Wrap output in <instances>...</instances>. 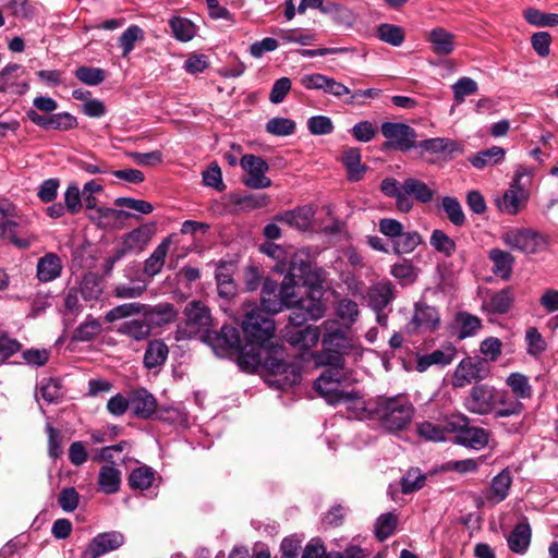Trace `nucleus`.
<instances>
[{"label": "nucleus", "mask_w": 558, "mask_h": 558, "mask_svg": "<svg viewBox=\"0 0 558 558\" xmlns=\"http://www.w3.org/2000/svg\"><path fill=\"white\" fill-rule=\"evenodd\" d=\"M457 352V348L452 343L448 342L432 353L418 356L416 369L422 373L432 365H449L454 360Z\"/></svg>", "instance_id": "20"}, {"label": "nucleus", "mask_w": 558, "mask_h": 558, "mask_svg": "<svg viewBox=\"0 0 558 558\" xmlns=\"http://www.w3.org/2000/svg\"><path fill=\"white\" fill-rule=\"evenodd\" d=\"M62 263L60 257L54 253H47L38 259L37 278L41 282H49L61 275Z\"/></svg>", "instance_id": "34"}, {"label": "nucleus", "mask_w": 558, "mask_h": 558, "mask_svg": "<svg viewBox=\"0 0 558 558\" xmlns=\"http://www.w3.org/2000/svg\"><path fill=\"white\" fill-rule=\"evenodd\" d=\"M293 298H295V293L291 291H289V293L286 295L282 282L280 286L279 295L270 296L260 294L262 308L259 310L271 316L272 314L281 312L284 306H291L293 303Z\"/></svg>", "instance_id": "36"}, {"label": "nucleus", "mask_w": 558, "mask_h": 558, "mask_svg": "<svg viewBox=\"0 0 558 558\" xmlns=\"http://www.w3.org/2000/svg\"><path fill=\"white\" fill-rule=\"evenodd\" d=\"M456 322L459 325L460 340L474 336L482 328V320L468 312H459L456 315Z\"/></svg>", "instance_id": "47"}, {"label": "nucleus", "mask_w": 558, "mask_h": 558, "mask_svg": "<svg viewBox=\"0 0 558 558\" xmlns=\"http://www.w3.org/2000/svg\"><path fill=\"white\" fill-rule=\"evenodd\" d=\"M144 314L149 320L151 327L162 326L172 323L177 317V311L174 306L170 303H163L156 305L150 310H144Z\"/></svg>", "instance_id": "43"}, {"label": "nucleus", "mask_w": 558, "mask_h": 558, "mask_svg": "<svg viewBox=\"0 0 558 558\" xmlns=\"http://www.w3.org/2000/svg\"><path fill=\"white\" fill-rule=\"evenodd\" d=\"M396 288L391 281H380L368 290L369 305L374 311H384L395 299Z\"/></svg>", "instance_id": "28"}, {"label": "nucleus", "mask_w": 558, "mask_h": 558, "mask_svg": "<svg viewBox=\"0 0 558 558\" xmlns=\"http://www.w3.org/2000/svg\"><path fill=\"white\" fill-rule=\"evenodd\" d=\"M38 389L41 398L48 403H56L63 397V386L60 378H43Z\"/></svg>", "instance_id": "49"}, {"label": "nucleus", "mask_w": 558, "mask_h": 558, "mask_svg": "<svg viewBox=\"0 0 558 558\" xmlns=\"http://www.w3.org/2000/svg\"><path fill=\"white\" fill-rule=\"evenodd\" d=\"M155 481V471L147 465H142L134 469L128 478L129 485L132 489L145 490L148 489Z\"/></svg>", "instance_id": "48"}, {"label": "nucleus", "mask_w": 558, "mask_h": 558, "mask_svg": "<svg viewBox=\"0 0 558 558\" xmlns=\"http://www.w3.org/2000/svg\"><path fill=\"white\" fill-rule=\"evenodd\" d=\"M153 327L144 314L142 318L124 320L116 326V331L134 341H144L151 335Z\"/></svg>", "instance_id": "23"}, {"label": "nucleus", "mask_w": 558, "mask_h": 558, "mask_svg": "<svg viewBox=\"0 0 558 558\" xmlns=\"http://www.w3.org/2000/svg\"><path fill=\"white\" fill-rule=\"evenodd\" d=\"M498 399L497 405H500V408H496L494 412V417L496 418L519 416L524 410V404L520 401L521 399L510 396L505 390L498 391Z\"/></svg>", "instance_id": "37"}, {"label": "nucleus", "mask_w": 558, "mask_h": 558, "mask_svg": "<svg viewBox=\"0 0 558 558\" xmlns=\"http://www.w3.org/2000/svg\"><path fill=\"white\" fill-rule=\"evenodd\" d=\"M233 263L220 262L215 274L218 295L228 301L238 293V287L233 280Z\"/></svg>", "instance_id": "22"}, {"label": "nucleus", "mask_w": 558, "mask_h": 558, "mask_svg": "<svg viewBox=\"0 0 558 558\" xmlns=\"http://www.w3.org/2000/svg\"><path fill=\"white\" fill-rule=\"evenodd\" d=\"M524 19L527 23L538 27H554L558 25L557 13H545L534 8L524 11Z\"/></svg>", "instance_id": "59"}, {"label": "nucleus", "mask_w": 558, "mask_h": 558, "mask_svg": "<svg viewBox=\"0 0 558 558\" xmlns=\"http://www.w3.org/2000/svg\"><path fill=\"white\" fill-rule=\"evenodd\" d=\"M441 208L446 213L448 220L453 226L461 227L465 223V215L458 198L452 196L442 197Z\"/></svg>", "instance_id": "54"}, {"label": "nucleus", "mask_w": 558, "mask_h": 558, "mask_svg": "<svg viewBox=\"0 0 558 558\" xmlns=\"http://www.w3.org/2000/svg\"><path fill=\"white\" fill-rule=\"evenodd\" d=\"M423 242L422 235L417 231L404 232L393 241V253L397 255L413 252Z\"/></svg>", "instance_id": "51"}, {"label": "nucleus", "mask_w": 558, "mask_h": 558, "mask_svg": "<svg viewBox=\"0 0 558 558\" xmlns=\"http://www.w3.org/2000/svg\"><path fill=\"white\" fill-rule=\"evenodd\" d=\"M101 332V325L98 319L88 317L73 332V340L87 342L95 339Z\"/></svg>", "instance_id": "58"}, {"label": "nucleus", "mask_w": 558, "mask_h": 558, "mask_svg": "<svg viewBox=\"0 0 558 558\" xmlns=\"http://www.w3.org/2000/svg\"><path fill=\"white\" fill-rule=\"evenodd\" d=\"M266 131L276 136H288L294 133L295 122L288 118H272L266 123Z\"/></svg>", "instance_id": "63"}, {"label": "nucleus", "mask_w": 558, "mask_h": 558, "mask_svg": "<svg viewBox=\"0 0 558 558\" xmlns=\"http://www.w3.org/2000/svg\"><path fill=\"white\" fill-rule=\"evenodd\" d=\"M463 153V145L449 137L421 140L415 150L416 156L429 165L447 162Z\"/></svg>", "instance_id": "5"}, {"label": "nucleus", "mask_w": 558, "mask_h": 558, "mask_svg": "<svg viewBox=\"0 0 558 558\" xmlns=\"http://www.w3.org/2000/svg\"><path fill=\"white\" fill-rule=\"evenodd\" d=\"M202 339L220 357L234 354L241 344L239 330L229 325L222 326L220 331L205 329Z\"/></svg>", "instance_id": "12"}, {"label": "nucleus", "mask_w": 558, "mask_h": 558, "mask_svg": "<svg viewBox=\"0 0 558 558\" xmlns=\"http://www.w3.org/2000/svg\"><path fill=\"white\" fill-rule=\"evenodd\" d=\"M454 101L456 104H462L466 96L473 95L477 92L478 86L477 83L468 76L459 78L452 85Z\"/></svg>", "instance_id": "64"}, {"label": "nucleus", "mask_w": 558, "mask_h": 558, "mask_svg": "<svg viewBox=\"0 0 558 558\" xmlns=\"http://www.w3.org/2000/svg\"><path fill=\"white\" fill-rule=\"evenodd\" d=\"M506 384L517 399H530L532 397L533 388L526 375L518 372L511 373L506 378Z\"/></svg>", "instance_id": "45"}, {"label": "nucleus", "mask_w": 558, "mask_h": 558, "mask_svg": "<svg viewBox=\"0 0 558 558\" xmlns=\"http://www.w3.org/2000/svg\"><path fill=\"white\" fill-rule=\"evenodd\" d=\"M512 485V475L509 469H504L490 482L489 489L486 493V499L492 505L504 501L508 496Z\"/></svg>", "instance_id": "26"}, {"label": "nucleus", "mask_w": 558, "mask_h": 558, "mask_svg": "<svg viewBox=\"0 0 558 558\" xmlns=\"http://www.w3.org/2000/svg\"><path fill=\"white\" fill-rule=\"evenodd\" d=\"M75 77L90 86L99 85L106 80V72L100 68L78 66L74 72Z\"/></svg>", "instance_id": "62"}, {"label": "nucleus", "mask_w": 558, "mask_h": 558, "mask_svg": "<svg viewBox=\"0 0 558 558\" xmlns=\"http://www.w3.org/2000/svg\"><path fill=\"white\" fill-rule=\"evenodd\" d=\"M390 274L402 286L412 284L418 276V268L409 259H402L391 266Z\"/></svg>", "instance_id": "46"}, {"label": "nucleus", "mask_w": 558, "mask_h": 558, "mask_svg": "<svg viewBox=\"0 0 558 558\" xmlns=\"http://www.w3.org/2000/svg\"><path fill=\"white\" fill-rule=\"evenodd\" d=\"M186 325L190 328H207L211 323V315L208 307L199 301H193L185 307Z\"/></svg>", "instance_id": "33"}, {"label": "nucleus", "mask_w": 558, "mask_h": 558, "mask_svg": "<svg viewBox=\"0 0 558 558\" xmlns=\"http://www.w3.org/2000/svg\"><path fill=\"white\" fill-rule=\"evenodd\" d=\"M514 292L511 287L501 289L489 296L482 305L483 310L488 314L504 315L513 306Z\"/></svg>", "instance_id": "25"}, {"label": "nucleus", "mask_w": 558, "mask_h": 558, "mask_svg": "<svg viewBox=\"0 0 558 558\" xmlns=\"http://www.w3.org/2000/svg\"><path fill=\"white\" fill-rule=\"evenodd\" d=\"M144 39V31L137 25L129 26L119 37V45L122 48V57H126L137 40Z\"/></svg>", "instance_id": "61"}, {"label": "nucleus", "mask_w": 558, "mask_h": 558, "mask_svg": "<svg viewBox=\"0 0 558 558\" xmlns=\"http://www.w3.org/2000/svg\"><path fill=\"white\" fill-rule=\"evenodd\" d=\"M125 543V536L120 531L102 532L94 536L82 551L81 558H99L118 550Z\"/></svg>", "instance_id": "14"}, {"label": "nucleus", "mask_w": 558, "mask_h": 558, "mask_svg": "<svg viewBox=\"0 0 558 558\" xmlns=\"http://www.w3.org/2000/svg\"><path fill=\"white\" fill-rule=\"evenodd\" d=\"M342 162L347 168L348 178L351 181H359L366 171V167L361 163V151L356 147H350L344 150Z\"/></svg>", "instance_id": "44"}, {"label": "nucleus", "mask_w": 558, "mask_h": 558, "mask_svg": "<svg viewBox=\"0 0 558 558\" xmlns=\"http://www.w3.org/2000/svg\"><path fill=\"white\" fill-rule=\"evenodd\" d=\"M241 167L247 173L244 184L247 187L259 190L271 185V180L265 175L269 170V165L259 156L245 154L240 161Z\"/></svg>", "instance_id": "15"}, {"label": "nucleus", "mask_w": 558, "mask_h": 558, "mask_svg": "<svg viewBox=\"0 0 558 558\" xmlns=\"http://www.w3.org/2000/svg\"><path fill=\"white\" fill-rule=\"evenodd\" d=\"M403 193H408L416 202L422 204L430 203L434 199L435 191L424 181L415 178H407L403 181Z\"/></svg>", "instance_id": "39"}, {"label": "nucleus", "mask_w": 558, "mask_h": 558, "mask_svg": "<svg viewBox=\"0 0 558 558\" xmlns=\"http://www.w3.org/2000/svg\"><path fill=\"white\" fill-rule=\"evenodd\" d=\"M532 529L527 518L523 515L507 537L508 547L512 553L523 555L530 547Z\"/></svg>", "instance_id": "24"}, {"label": "nucleus", "mask_w": 558, "mask_h": 558, "mask_svg": "<svg viewBox=\"0 0 558 558\" xmlns=\"http://www.w3.org/2000/svg\"><path fill=\"white\" fill-rule=\"evenodd\" d=\"M17 228V222L10 219L8 213L0 207V239L10 241L16 247L28 248L34 241V238H19L16 235Z\"/></svg>", "instance_id": "29"}, {"label": "nucleus", "mask_w": 558, "mask_h": 558, "mask_svg": "<svg viewBox=\"0 0 558 558\" xmlns=\"http://www.w3.org/2000/svg\"><path fill=\"white\" fill-rule=\"evenodd\" d=\"M314 215L315 211L311 206H302L279 213L274 220L298 230H306L311 226Z\"/></svg>", "instance_id": "21"}, {"label": "nucleus", "mask_w": 558, "mask_h": 558, "mask_svg": "<svg viewBox=\"0 0 558 558\" xmlns=\"http://www.w3.org/2000/svg\"><path fill=\"white\" fill-rule=\"evenodd\" d=\"M335 314L337 316L336 319L339 320L343 327L351 330L352 326L359 320L360 307L355 301L343 298L336 303Z\"/></svg>", "instance_id": "35"}, {"label": "nucleus", "mask_w": 558, "mask_h": 558, "mask_svg": "<svg viewBox=\"0 0 558 558\" xmlns=\"http://www.w3.org/2000/svg\"><path fill=\"white\" fill-rule=\"evenodd\" d=\"M239 367L246 373L265 372L267 381L280 390H286L302 379L300 362H290L284 357L280 344L260 345L246 342L234 352Z\"/></svg>", "instance_id": "1"}, {"label": "nucleus", "mask_w": 558, "mask_h": 558, "mask_svg": "<svg viewBox=\"0 0 558 558\" xmlns=\"http://www.w3.org/2000/svg\"><path fill=\"white\" fill-rule=\"evenodd\" d=\"M426 475L417 468L410 469L400 480L401 492L412 494L424 487Z\"/></svg>", "instance_id": "56"}, {"label": "nucleus", "mask_w": 558, "mask_h": 558, "mask_svg": "<svg viewBox=\"0 0 558 558\" xmlns=\"http://www.w3.org/2000/svg\"><path fill=\"white\" fill-rule=\"evenodd\" d=\"M456 36L442 27L433 28L427 37L432 50L437 56H449L454 50Z\"/></svg>", "instance_id": "30"}, {"label": "nucleus", "mask_w": 558, "mask_h": 558, "mask_svg": "<svg viewBox=\"0 0 558 558\" xmlns=\"http://www.w3.org/2000/svg\"><path fill=\"white\" fill-rule=\"evenodd\" d=\"M242 330L246 342L260 345L275 344V322L268 314L255 307L248 311L242 320Z\"/></svg>", "instance_id": "6"}, {"label": "nucleus", "mask_w": 558, "mask_h": 558, "mask_svg": "<svg viewBox=\"0 0 558 558\" xmlns=\"http://www.w3.org/2000/svg\"><path fill=\"white\" fill-rule=\"evenodd\" d=\"M121 472L112 465H104L98 474V485L105 494L111 495L119 490Z\"/></svg>", "instance_id": "41"}, {"label": "nucleus", "mask_w": 558, "mask_h": 558, "mask_svg": "<svg viewBox=\"0 0 558 558\" xmlns=\"http://www.w3.org/2000/svg\"><path fill=\"white\" fill-rule=\"evenodd\" d=\"M504 243L522 254H536L548 245L547 236L531 228H513L501 235Z\"/></svg>", "instance_id": "7"}, {"label": "nucleus", "mask_w": 558, "mask_h": 558, "mask_svg": "<svg viewBox=\"0 0 558 558\" xmlns=\"http://www.w3.org/2000/svg\"><path fill=\"white\" fill-rule=\"evenodd\" d=\"M498 389L488 384L474 385L464 399V408L477 415L494 414L498 399Z\"/></svg>", "instance_id": "11"}, {"label": "nucleus", "mask_w": 558, "mask_h": 558, "mask_svg": "<svg viewBox=\"0 0 558 558\" xmlns=\"http://www.w3.org/2000/svg\"><path fill=\"white\" fill-rule=\"evenodd\" d=\"M323 13L330 15L337 23L351 26L354 21L352 11L345 5L335 2L327 1L323 8Z\"/></svg>", "instance_id": "57"}, {"label": "nucleus", "mask_w": 558, "mask_h": 558, "mask_svg": "<svg viewBox=\"0 0 558 558\" xmlns=\"http://www.w3.org/2000/svg\"><path fill=\"white\" fill-rule=\"evenodd\" d=\"M368 407L374 417L391 432L407 428L414 415L413 404L403 396H379Z\"/></svg>", "instance_id": "3"}, {"label": "nucleus", "mask_w": 558, "mask_h": 558, "mask_svg": "<svg viewBox=\"0 0 558 558\" xmlns=\"http://www.w3.org/2000/svg\"><path fill=\"white\" fill-rule=\"evenodd\" d=\"M130 408L133 416L150 420L158 409L157 399L145 388L135 389L130 395Z\"/></svg>", "instance_id": "19"}, {"label": "nucleus", "mask_w": 558, "mask_h": 558, "mask_svg": "<svg viewBox=\"0 0 558 558\" xmlns=\"http://www.w3.org/2000/svg\"><path fill=\"white\" fill-rule=\"evenodd\" d=\"M506 150L500 146H493L488 149L481 150L469 158L471 165L476 169H483L488 166H495L504 161Z\"/></svg>", "instance_id": "40"}, {"label": "nucleus", "mask_w": 558, "mask_h": 558, "mask_svg": "<svg viewBox=\"0 0 558 558\" xmlns=\"http://www.w3.org/2000/svg\"><path fill=\"white\" fill-rule=\"evenodd\" d=\"M283 291L286 295L289 291L294 293V288L303 286L313 288L323 286L320 275L312 269V265L303 259L292 260L287 275L283 278Z\"/></svg>", "instance_id": "13"}, {"label": "nucleus", "mask_w": 558, "mask_h": 558, "mask_svg": "<svg viewBox=\"0 0 558 558\" xmlns=\"http://www.w3.org/2000/svg\"><path fill=\"white\" fill-rule=\"evenodd\" d=\"M171 243V236L165 238L145 260L143 272L146 276L154 277L161 271Z\"/></svg>", "instance_id": "32"}, {"label": "nucleus", "mask_w": 558, "mask_h": 558, "mask_svg": "<svg viewBox=\"0 0 558 558\" xmlns=\"http://www.w3.org/2000/svg\"><path fill=\"white\" fill-rule=\"evenodd\" d=\"M314 387L316 391L323 396L326 401L330 404H337L342 401H353L359 398L357 391H342L339 389V386L331 385V384H323L322 386L316 385V381L314 383Z\"/></svg>", "instance_id": "42"}, {"label": "nucleus", "mask_w": 558, "mask_h": 558, "mask_svg": "<svg viewBox=\"0 0 558 558\" xmlns=\"http://www.w3.org/2000/svg\"><path fill=\"white\" fill-rule=\"evenodd\" d=\"M383 136L387 140L383 147L401 153L416 150L418 134L415 129L401 122H384L380 126Z\"/></svg>", "instance_id": "8"}, {"label": "nucleus", "mask_w": 558, "mask_h": 558, "mask_svg": "<svg viewBox=\"0 0 558 558\" xmlns=\"http://www.w3.org/2000/svg\"><path fill=\"white\" fill-rule=\"evenodd\" d=\"M145 308H146V305L142 304V303H137V302L124 303V304L114 306L109 312H107L105 319L108 323H113L116 320L129 318L134 315H138L141 313L144 314Z\"/></svg>", "instance_id": "52"}, {"label": "nucleus", "mask_w": 558, "mask_h": 558, "mask_svg": "<svg viewBox=\"0 0 558 558\" xmlns=\"http://www.w3.org/2000/svg\"><path fill=\"white\" fill-rule=\"evenodd\" d=\"M322 349L313 354L316 366L345 367V356L362 355V345L350 329L343 327L337 319H326L322 323Z\"/></svg>", "instance_id": "2"}, {"label": "nucleus", "mask_w": 558, "mask_h": 558, "mask_svg": "<svg viewBox=\"0 0 558 558\" xmlns=\"http://www.w3.org/2000/svg\"><path fill=\"white\" fill-rule=\"evenodd\" d=\"M440 325V315L435 306L424 302H417L411 320L405 325V330L410 335L420 331H435Z\"/></svg>", "instance_id": "16"}, {"label": "nucleus", "mask_w": 558, "mask_h": 558, "mask_svg": "<svg viewBox=\"0 0 558 558\" xmlns=\"http://www.w3.org/2000/svg\"><path fill=\"white\" fill-rule=\"evenodd\" d=\"M470 418L459 414L447 424L448 432L456 433V442L475 450L483 449L489 440V432L482 427L470 426Z\"/></svg>", "instance_id": "10"}, {"label": "nucleus", "mask_w": 558, "mask_h": 558, "mask_svg": "<svg viewBox=\"0 0 558 558\" xmlns=\"http://www.w3.org/2000/svg\"><path fill=\"white\" fill-rule=\"evenodd\" d=\"M282 338L292 347L308 351L319 341L322 335V324L319 326L306 325L304 327H284L281 330Z\"/></svg>", "instance_id": "17"}, {"label": "nucleus", "mask_w": 558, "mask_h": 558, "mask_svg": "<svg viewBox=\"0 0 558 558\" xmlns=\"http://www.w3.org/2000/svg\"><path fill=\"white\" fill-rule=\"evenodd\" d=\"M377 36L381 41L393 47L401 46L405 38L402 27L388 23H383L377 27Z\"/></svg>", "instance_id": "55"}, {"label": "nucleus", "mask_w": 558, "mask_h": 558, "mask_svg": "<svg viewBox=\"0 0 558 558\" xmlns=\"http://www.w3.org/2000/svg\"><path fill=\"white\" fill-rule=\"evenodd\" d=\"M429 243L436 252L445 257H451L457 248L454 240L440 229H435L432 232Z\"/></svg>", "instance_id": "50"}, {"label": "nucleus", "mask_w": 558, "mask_h": 558, "mask_svg": "<svg viewBox=\"0 0 558 558\" xmlns=\"http://www.w3.org/2000/svg\"><path fill=\"white\" fill-rule=\"evenodd\" d=\"M169 347L162 339H154L148 341L144 357L143 365L146 369L160 368L168 359Z\"/></svg>", "instance_id": "27"}, {"label": "nucleus", "mask_w": 558, "mask_h": 558, "mask_svg": "<svg viewBox=\"0 0 558 558\" xmlns=\"http://www.w3.org/2000/svg\"><path fill=\"white\" fill-rule=\"evenodd\" d=\"M533 169L519 166L510 187L505 191L502 197L496 204L500 211L508 215H517L527 204L530 194L525 189L532 181Z\"/></svg>", "instance_id": "4"}, {"label": "nucleus", "mask_w": 558, "mask_h": 558, "mask_svg": "<svg viewBox=\"0 0 558 558\" xmlns=\"http://www.w3.org/2000/svg\"><path fill=\"white\" fill-rule=\"evenodd\" d=\"M169 25L171 27L173 36L180 41H189L195 35V26L194 24L183 17H172L169 21Z\"/></svg>", "instance_id": "60"}, {"label": "nucleus", "mask_w": 558, "mask_h": 558, "mask_svg": "<svg viewBox=\"0 0 558 558\" xmlns=\"http://www.w3.org/2000/svg\"><path fill=\"white\" fill-rule=\"evenodd\" d=\"M398 525V518L392 512H387L384 514H380L375 523L374 533L376 538L379 542L386 541L388 537H390Z\"/></svg>", "instance_id": "53"}, {"label": "nucleus", "mask_w": 558, "mask_h": 558, "mask_svg": "<svg viewBox=\"0 0 558 558\" xmlns=\"http://www.w3.org/2000/svg\"><path fill=\"white\" fill-rule=\"evenodd\" d=\"M154 235V225H143L129 232L122 242L126 252H142Z\"/></svg>", "instance_id": "31"}, {"label": "nucleus", "mask_w": 558, "mask_h": 558, "mask_svg": "<svg viewBox=\"0 0 558 558\" xmlns=\"http://www.w3.org/2000/svg\"><path fill=\"white\" fill-rule=\"evenodd\" d=\"M306 289L307 291L305 295H302L298 300L293 298L292 304L299 305V310H302L304 313H306L311 319L317 320L322 318L326 313V304L323 302V286Z\"/></svg>", "instance_id": "18"}, {"label": "nucleus", "mask_w": 558, "mask_h": 558, "mask_svg": "<svg viewBox=\"0 0 558 558\" xmlns=\"http://www.w3.org/2000/svg\"><path fill=\"white\" fill-rule=\"evenodd\" d=\"M490 375V366L486 359L478 355L466 356L457 365L451 383L454 388L477 385Z\"/></svg>", "instance_id": "9"}, {"label": "nucleus", "mask_w": 558, "mask_h": 558, "mask_svg": "<svg viewBox=\"0 0 558 558\" xmlns=\"http://www.w3.org/2000/svg\"><path fill=\"white\" fill-rule=\"evenodd\" d=\"M489 259L493 262V272L502 279H509L514 264V257L500 248H492L488 253Z\"/></svg>", "instance_id": "38"}]
</instances>
